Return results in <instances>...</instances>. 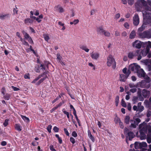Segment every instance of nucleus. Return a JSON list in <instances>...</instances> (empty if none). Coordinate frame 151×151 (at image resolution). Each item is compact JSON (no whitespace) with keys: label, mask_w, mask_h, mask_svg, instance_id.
<instances>
[{"label":"nucleus","mask_w":151,"mask_h":151,"mask_svg":"<svg viewBox=\"0 0 151 151\" xmlns=\"http://www.w3.org/2000/svg\"><path fill=\"white\" fill-rule=\"evenodd\" d=\"M135 7L137 11H142L144 17L143 23L146 26H151V7L145 5L144 0H139L137 1Z\"/></svg>","instance_id":"obj_1"},{"label":"nucleus","mask_w":151,"mask_h":151,"mask_svg":"<svg viewBox=\"0 0 151 151\" xmlns=\"http://www.w3.org/2000/svg\"><path fill=\"white\" fill-rule=\"evenodd\" d=\"M140 130L139 137L141 140L146 138V134L151 135V126L145 122L140 124L139 126Z\"/></svg>","instance_id":"obj_2"},{"label":"nucleus","mask_w":151,"mask_h":151,"mask_svg":"<svg viewBox=\"0 0 151 151\" xmlns=\"http://www.w3.org/2000/svg\"><path fill=\"white\" fill-rule=\"evenodd\" d=\"M138 87L148 88L150 86V81L149 80H142L137 83Z\"/></svg>","instance_id":"obj_3"},{"label":"nucleus","mask_w":151,"mask_h":151,"mask_svg":"<svg viewBox=\"0 0 151 151\" xmlns=\"http://www.w3.org/2000/svg\"><path fill=\"white\" fill-rule=\"evenodd\" d=\"M138 35L141 38H151V29L142 32H139Z\"/></svg>","instance_id":"obj_4"},{"label":"nucleus","mask_w":151,"mask_h":151,"mask_svg":"<svg viewBox=\"0 0 151 151\" xmlns=\"http://www.w3.org/2000/svg\"><path fill=\"white\" fill-rule=\"evenodd\" d=\"M107 60L106 62L107 66L110 67L112 65V68L114 69L116 67V63L115 61L112 56L110 55H109L107 57Z\"/></svg>","instance_id":"obj_5"},{"label":"nucleus","mask_w":151,"mask_h":151,"mask_svg":"<svg viewBox=\"0 0 151 151\" xmlns=\"http://www.w3.org/2000/svg\"><path fill=\"white\" fill-rule=\"evenodd\" d=\"M140 122L141 120L139 118H136L135 120L131 119L130 120L131 123L130 127L133 128H136Z\"/></svg>","instance_id":"obj_6"},{"label":"nucleus","mask_w":151,"mask_h":151,"mask_svg":"<svg viewBox=\"0 0 151 151\" xmlns=\"http://www.w3.org/2000/svg\"><path fill=\"white\" fill-rule=\"evenodd\" d=\"M131 73V71L129 70H128V72L127 74H121L119 75V79L120 81L125 82L128 78Z\"/></svg>","instance_id":"obj_7"},{"label":"nucleus","mask_w":151,"mask_h":151,"mask_svg":"<svg viewBox=\"0 0 151 151\" xmlns=\"http://www.w3.org/2000/svg\"><path fill=\"white\" fill-rule=\"evenodd\" d=\"M140 68V67L139 65H136L135 64H132L129 66L128 70H129L130 71L132 70L136 73Z\"/></svg>","instance_id":"obj_8"},{"label":"nucleus","mask_w":151,"mask_h":151,"mask_svg":"<svg viewBox=\"0 0 151 151\" xmlns=\"http://www.w3.org/2000/svg\"><path fill=\"white\" fill-rule=\"evenodd\" d=\"M142 43V42L137 40L132 43V45L134 47L137 49H140L141 48Z\"/></svg>","instance_id":"obj_9"},{"label":"nucleus","mask_w":151,"mask_h":151,"mask_svg":"<svg viewBox=\"0 0 151 151\" xmlns=\"http://www.w3.org/2000/svg\"><path fill=\"white\" fill-rule=\"evenodd\" d=\"M22 33L24 35V38L27 40L30 44H33V41L29 35L24 31H22Z\"/></svg>","instance_id":"obj_10"},{"label":"nucleus","mask_w":151,"mask_h":151,"mask_svg":"<svg viewBox=\"0 0 151 151\" xmlns=\"http://www.w3.org/2000/svg\"><path fill=\"white\" fill-rule=\"evenodd\" d=\"M133 24L135 26L138 25L139 23V18L137 14H135L133 17Z\"/></svg>","instance_id":"obj_11"},{"label":"nucleus","mask_w":151,"mask_h":151,"mask_svg":"<svg viewBox=\"0 0 151 151\" xmlns=\"http://www.w3.org/2000/svg\"><path fill=\"white\" fill-rule=\"evenodd\" d=\"M150 92L149 91L143 89L142 91V95L145 98L149 97Z\"/></svg>","instance_id":"obj_12"},{"label":"nucleus","mask_w":151,"mask_h":151,"mask_svg":"<svg viewBox=\"0 0 151 151\" xmlns=\"http://www.w3.org/2000/svg\"><path fill=\"white\" fill-rule=\"evenodd\" d=\"M100 55L98 52H92L91 54V56L93 60H97L99 58Z\"/></svg>","instance_id":"obj_13"},{"label":"nucleus","mask_w":151,"mask_h":151,"mask_svg":"<svg viewBox=\"0 0 151 151\" xmlns=\"http://www.w3.org/2000/svg\"><path fill=\"white\" fill-rule=\"evenodd\" d=\"M10 15L9 14H5L3 13L0 14V19L3 20L10 17Z\"/></svg>","instance_id":"obj_14"},{"label":"nucleus","mask_w":151,"mask_h":151,"mask_svg":"<svg viewBox=\"0 0 151 151\" xmlns=\"http://www.w3.org/2000/svg\"><path fill=\"white\" fill-rule=\"evenodd\" d=\"M150 51L149 48L146 47V48L144 49L143 50H140L141 55L143 56H145Z\"/></svg>","instance_id":"obj_15"},{"label":"nucleus","mask_w":151,"mask_h":151,"mask_svg":"<svg viewBox=\"0 0 151 151\" xmlns=\"http://www.w3.org/2000/svg\"><path fill=\"white\" fill-rule=\"evenodd\" d=\"M136 73H137V75L139 78L144 77L145 76V73L142 69L140 68Z\"/></svg>","instance_id":"obj_16"},{"label":"nucleus","mask_w":151,"mask_h":151,"mask_svg":"<svg viewBox=\"0 0 151 151\" xmlns=\"http://www.w3.org/2000/svg\"><path fill=\"white\" fill-rule=\"evenodd\" d=\"M55 11H58L60 13H62L64 11L63 7L60 5L55 6Z\"/></svg>","instance_id":"obj_17"},{"label":"nucleus","mask_w":151,"mask_h":151,"mask_svg":"<svg viewBox=\"0 0 151 151\" xmlns=\"http://www.w3.org/2000/svg\"><path fill=\"white\" fill-rule=\"evenodd\" d=\"M135 57H137L138 60H139L142 58V55L141 53L140 50H137L135 51Z\"/></svg>","instance_id":"obj_18"},{"label":"nucleus","mask_w":151,"mask_h":151,"mask_svg":"<svg viewBox=\"0 0 151 151\" xmlns=\"http://www.w3.org/2000/svg\"><path fill=\"white\" fill-rule=\"evenodd\" d=\"M128 57L130 59L134 58L135 57V51L131 52H129L128 54Z\"/></svg>","instance_id":"obj_19"},{"label":"nucleus","mask_w":151,"mask_h":151,"mask_svg":"<svg viewBox=\"0 0 151 151\" xmlns=\"http://www.w3.org/2000/svg\"><path fill=\"white\" fill-rule=\"evenodd\" d=\"M80 48L84 50L86 52H88L89 51V49L87 48L85 45H81L79 46Z\"/></svg>","instance_id":"obj_20"},{"label":"nucleus","mask_w":151,"mask_h":151,"mask_svg":"<svg viewBox=\"0 0 151 151\" xmlns=\"http://www.w3.org/2000/svg\"><path fill=\"white\" fill-rule=\"evenodd\" d=\"M46 74V72H44L42 74L39 76L37 78L34 79L32 82V83H35L41 77H43L44 75Z\"/></svg>","instance_id":"obj_21"},{"label":"nucleus","mask_w":151,"mask_h":151,"mask_svg":"<svg viewBox=\"0 0 151 151\" xmlns=\"http://www.w3.org/2000/svg\"><path fill=\"white\" fill-rule=\"evenodd\" d=\"M105 30H104L102 27H100L97 28V32L99 34L103 35Z\"/></svg>","instance_id":"obj_22"},{"label":"nucleus","mask_w":151,"mask_h":151,"mask_svg":"<svg viewBox=\"0 0 151 151\" xmlns=\"http://www.w3.org/2000/svg\"><path fill=\"white\" fill-rule=\"evenodd\" d=\"M33 21L30 18H28L25 19L24 23L27 24L28 25L29 24L32 23Z\"/></svg>","instance_id":"obj_23"},{"label":"nucleus","mask_w":151,"mask_h":151,"mask_svg":"<svg viewBox=\"0 0 151 151\" xmlns=\"http://www.w3.org/2000/svg\"><path fill=\"white\" fill-rule=\"evenodd\" d=\"M146 27V26L143 23L142 26L138 29V34L139 32H142L145 29Z\"/></svg>","instance_id":"obj_24"},{"label":"nucleus","mask_w":151,"mask_h":151,"mask_svg":"<svg viewBox=\"0 0 151 151\" xmlns=\"http://www.w3.org/2000/svg\"><path fill=\"white\" fill-rule=\"evenodd\" d=\"M44 77L40 79L36 83V85H39L42 82H43V81L47 78V76L46 75V74L44 75L43 76Z\"/></svg>","instance_id":"obj_25"},{"label":"nucleus","mask_w":151,"mask_h":151,"mask_svg":"<svg viewBox=\"0 0 151 151\" xmlns=\"http://www.w3.org/2000/svg\"><path fill=\"white\" fill-rule=\"evenodd\" d=\"M15 129L18 131H20L22 130V127L20 124H16L15 125Z\"/></svg>","instance_id":"obj_26"},{"label":"nucleus","mask_w":151,"mask_h":151,"mask_svg":"<svg viewBox=\"0 0 151 151\" xmlns=\"http://www.w3.org/2000/svg\"><path fill=\"white\" fill-rule=\"evenodd\" d=\"M136 36V33L135 31L134 30H132L129 36V38L130 39H132L134 38Z\"/></svg>","instance_id":"obj_27"},{"label":"nucleus","mask_w":151,"mask_h":151,"mask_svg":"<svg viewBox=\"0 0 151 151\" xmlns=\"http://www.w3.org/2000/svg\"><path fill=\"white\" fill-rule=\"evenodd\" d=\"M88 136L90 139L93 142H94L95 141V139L94 137L91 134V131L88 130Z\"/></svg>","instance_id":"obj_28"},{"label":"nucleus","mask_w":151,"mask_h":151,"mask_svg":"<svg viewBox=\"0 0 151 151\" xmlns=\"http://www.w3.org/2000/svg\"><path fill=\"white\" fill-rule=\"evenodd\" d=\"M128 135L129 137V140H131L134 137V134L133 132H129L128 133Z\"/></svg>","instance_id":"obj_29"},{"label":"nucleus","mask_w":151,"mask_h":151,"mask_svg":"<svg viewBox=\"0 0 151 151\" xmlns=\"http://www.w3.org/2000/svg\"><path fill=\"white\" fill-rule=\"evenodd\" d=\"M141 144L140 142H136L134 144V147L135 149H141Z\"/></svg>","instance_id":"obj_30"},{"label":"nucleus","mask_w":151,"mask_h":151,"mask_svg":"<svg viewBox=\"0 0 151 151\" xmlns=\"http://www.w3.org/2000/svg\"><path fill=\"white\" fill-rule=\"evenodd\" d=\"M10 97V95L8 93H6L3 96L4 99L6 100H8L9 99Z\"/></svg>","instance_id":"obj_31"},{"label":"nucleus","mask_w":151,"mask_h":151,"mask_svg":"<svg viewBox=\"0 0 151 151\" xmlns=\"http://www.w3.org/2000/svg\"><path fill=\"white\" fill-rule=\"evenodd\" d=\"M129 87L131 88H137L138 87L137 86V83L136 84H134V83H130L129 84Z\"/></svg>","instance_id":"obj_32"},{"label":"nucleus","mask_w":151,"mask_h":151,"mask_svg":"<svg viewBox=\"0 0 151 151\" xmlns=\"http://www.w3.org/2000/svg\"><path fill=\"white\" fill-rule=\"evenodd\" d=\"M144 104L147 107H149L151 104V101H150L148 100H145L144 101Z\"/></svg>","instance_id":"obj_33"},{"label":"nucleus","mask_w":151,"mask_h":151,"mask_svg":"<svg viewBox=\"0 0 151 151\" xmlns=\"http://www.w3.org/2000/svg\"><path fill=\"white\" fill-rule=\"evenodd\" d=\"M21 116L22 118L23 119V120L26 122H29V119L26 116H23L22 115H21Z\"/></svg>","instance_id":"obj_34"},{"label":"nucleus","mask_w":151,"mask_h":151,"mask_svg":"<svg viewBox=\"0 0 151 151\" xmlns=\"http://www.w3.org/2000/svg\"><path fill=\"white\" fill-rule=\"evenodd\" d=\"M62 111L66 115L67 117L68 118V120H69V119H70V114L69 113L65 111V109H62Z\"/></svg>","instance_id":"obj_35"},{"label":"nucleus","mask_w":151,"mask_h":151,"mask_svg":"<svg viewBox=\"0 0 151 151\" xmlns=\"http://www.w3.org/2000/svg\"><path fill=\"white\" fill-rule=\"evenodd\" d=\"M38 68L41 70V71L44 72V70H45V67L43 65L41 64L40 66H38Z\"/></svg>","instance_id":"obj_36"},{"label":"nucleus","mask_w":151,"mask_h":151,"mask_svg":"<svg viewBox=\"0 0 151 151\" xmlns=\"http://www.w3.org/2000/svg\"><path fill=\"white\" fill-rule=\"evenodd\" d=\"M130 119V117L128 116H125V122L127 124L129 123Z\"/></svg>","instance_id":"obj_37"},{"label":"nucleus","mask_w":151,"mask_h":151,"mask_svg":"<svg viewBox=\"0 0 151 151\" xmlns=\"http://www.w3.org/2000/svg\"><path fill=\"white\" fill-rule=\"evenodd\" d=\"M138 97L134 96L133 97L132 101L134 104H135L138 102Z\"/></svg>","instance_id":"obj_38"},{"label":"nucleus","mask_w":151,"mask_h":151,"mask_svg":"<svg viewBox=\"0 0 151 151\" xmlns=\"http://www.w3.org/2000/svg\"><path fill=\"white\" fill-rule=\"evenodd\" d=\"M147 142L149 144L151 142V135L149 134H147Z\"/></svg>","instance_id":"obj_39"},{"label":"nucleus","mask_w":151,"mask_h":151,"mask_svg":"<svg viewBox=\"0 0 151 151\" xmlns=\"http://www.w3.org/2000/svg\"><path fill=\"white\" fill-rule=\"evenodd\" d=\"M141 148L143 147H147V144L146 142H142L141 143Z\"/></svg>","instance_id":"obj_40"},{"label":"nucleus","mask_w":151,"mask_h":151,"mask_svg":"<svg viewBox=\"0 0 151 151\" xmlns=\"http://www.w3.org/2000/svg\"><path fill=\"white\" fill-rule=\"evenodd\" d=\"M144 107L143 106L138 107V111L139 112H141L144 110Z\"/></svg>","instance_id":"obj_41"},{"label":"nucleus","mask_w":151,"mask_h":151,"mask_svg":"<svg viewBox=\"0 0 151 151\" xmlns=\"http://www.w3.org/2000/svg\"><path fill=\"white\" fill-rule=\"evenodd\" d=\"M114 121L115 123L116 124L119 123L121 121L120 119L117 116L115 117L114 119Z\"/></svg>","instance_id":"obj_42"},{"label":"nucleus","mask_w":151,"mask_h":151,"mask_svg":"<svg viewBox=\"0 0 151 151\" xmlns=\"http://www.w3.org/2000/svg\"><path fill=\"white\" fill-rule=\"evenodd\" d=\"M105 36L107 37H109L110 35V34L109 32L106 31L105 30L104 31L103 34Z\"/></svg>","instance_id":"obj_43"},{"label":"nucleus","mask_w":151,"mask_h":151,"mask_svg":"<svg viewBox=\"0 0 151 151\" xmlns=\"http://www.w3.org/2000/svg\"><path fill=\"white\" fill-rule=\"evenodd\" d=\"M43 36H44L45 40L46 41H48V40H49V37L48 35L44 34Z\"/></svg>","instance_id":"obj_44"},{"label":"nucleus","mask_w":151,"mask_h":151,"mask_svg":"<svg viewBox=\"0 0 151 151\" xmlns=\"http://www.w3.org/2000/svg\"><path fill=\"white\" fill-rule=\"evenodd\" d=\"M30 18H32L34 19H36L37 18L33 16V15L34 14V12L32 11H31L30 12Z\"/></svg>","instance_id":"obj_45"},{"label":"nucleus","mask_w":151,"mask_h":151,"mask_svg":"<svg viewBox=\"0 0 151 151\" xmlns=\"http://www.w3.org/2000/svg\"><path fill=\"white\" fill-rule=\"evenodd\" d=\"M119 97L118 96H117L115 98V103H116V106H117L118 105V103L119 102Z\"/></svg>","instance_id":"obj_46"},{"label":"nucleus","mask_w":151,"mask_h":151,"mask_svg":"<svg viewBox=\"0 0 151 151\" xmlns=\"http://www.w3.org/2000/svg\"><path fill=\"white\" fill-rule=\"evenodd\" d=\"M128 3L129 5H132L134 3V0H127Z\"/></svg>","instance_id":"obj_47"},{"label":"nucleus","mask_w":151,"mask_h":151,"mask_svg":"<svg viewBox=\"0 0 151 151\" xmlns=\"http://www.w3.org/2000/svg\"><path fill=\"white\" fill-rule=\"evenodd\" d=\"M52 126L51 125H49L47 128V129L49 133L51 132V129L52 128Z\"/></svg>","instance_id":"obj_48"},{"label":"nucleus","mask_w":151,"mask_h":151,"mask_svg":"<svg viewBox=\"0 0 151 151\" xmlns=\"http://www.w3.org/2000/svg\"><path fill=\"white\" fill-rule=\"evenodd\" d=\"M62 57L61 56L59 53H58L57 55V59L58 60L59 62H60V61L62 58Z\"/></svg>","instance_id":"obj_49"},{"label":"nucleus","mask_w":151,"mask_h":151,"mask_svg":"<svg viewBox=\"0 0 151 151\" xmlns=\"http://www.w3.org/2000/svg\"><path fill=\"white\" fill-rule=\"evenodd\" d=\"M136 88H134L130 89L129 90V91L133 93H135L137 91V89Z\"/></svg>","instance_id":"obj_50"},{"label":"nucleus","mask_w":151,"mask_h":151,"mask_svg":"<svg viewBox=\"0 0 151 151\" xmlns=\"http://www.w3.org/2000/svg\"><path fill=\"white\" fill-rule=\"evenodd\" d=\"M13 11L14 14H17L18 10H17V7H16L15 8H14Z\"/></svg>","instance_id":"obj_51"},{"label":"nucleus","mask_w":151,"mask_h":151,"mask_svg":"<svg viewBox=\"0 0 151 151\" xmlns=\"http://www.w3.org/2000/svg\"><path fill=\"white\" fill-rule=\"evenodd\" d=\"M122 106L124 107H126L127 106V105L125 101L123 100V99H122Z\"/></svg>","instance_id":"obj_52"},{"label":"nucleus","mask_w":151,"mask_h":151,"mask_svg":"<svg viewBox=\"0 0 151 151\" xmlns=\"http://www.w3.org/2000/svg\"><path fill=\"white\" fill-rule=\"evenodd\" d=\"M8 122H9V120L7 119H6L5 120L3 124V125H4V127L6 126L8 124Z\"/></svg>","instance_id":"obj_53"},{"label":"nucleus","mask_w":151,"mask_h":151,"mask_svg":"<svg viewBox=\"0 0 151 151\" xmlns=\"http://www.w3.org/2000/svg\"><path fill=\"white\" fill-rule=\"evenodd\" d=\"M70 141L73 144H74L75 143V139L73 137L70 138Z\"/></svg>","instance_id":"obj_54"},{"label":"nucleus","mask_w":151,"mask_h":151,"mask_svg":"<svg viewBox=\"0 0 151 151\" xmlns=\"http://www.w3.org/2000/svg\"><path fill=\"white\" fill-rule=\"evenodd\" d=\"M59 129L56 126H55L53 128V130L55 132H57L59 131Z\"/></svg>","instance_id":"obj_55"},{"label":"nucleus","mask_w":151,"mask_h":151,"mask_svg":"<svg viewBox=\"0 0 151 151\" xmlns=\"http://www.w3.org/2000/svg\"><path fill=\"white\" fill-rule=\"evenodd\" d=\"M72 136L75 137H76L77 136V133H76V132L74 131H73L72 132Z\"/></svg>","instance_id":"obj_56"},{"label":"nucleus","mask_w":151,"mask_h":151,"mask_svg":"<svg viewBox=\"0 0 151 151\" xmlns=\"http://www.w3.org/2000/svg\"><path fill=\"white\" fill-rule=\"evenodd\" d=\"M124 26L126 28L128 29L129 27V25L127 22H126L124 24Z\"/></svg>","instance_id":"obj_57"},{"label":"nucleus","mask_w":151,"mask_h":151,"mask_svg":"<svg viewBox=\"0 0 151 151\" xmlns=\"http://www.w3.org/2000/svg\"><path fill=\"white\" fill-rule=\"evenodd\" d=\"M122 71L124 74H127L128 72V70H127V68H125L123 69Z\"/></svg>","instance_id":"obj_58"},{"label":"nucleus","mask_w":151,"mask_h":151,"mask_svg":"<svg viewBox=\"0 0 151 151\" xmlns=\"http://www.w3.org/2000/svg\"><path fill=\"white\" fill-rule=\"evenodd\" d=\"M149 64L148 65L147 68L149 71L151 70V61L149 62Z\"/></svg>","instance_id":"obj_59"},{"label":"nucleus","mask_w":151,"mask_h":151,"mask_svg":"<svg viewBox=\"0 0 151 151\" xmlns=\"http://www.w3.org/2000/svg\"><path fill=\"white\" fill-rule=\"evenodd\" d=\"M64 132L65 134L68 136H69V134L67 130V129L64 128Z\"/></svg>","instance_id":"obj_60"},{"label":"nucleus","mask_w":151,"mask_h":151,"mask_svg":"<svg viewBox=\"0 0 151 151\" xmlns=\"http://www.w3.org/2000/svg\"><path fill=\"white\" fill-rule=\"evenodd\" d=\"M12 88L13 89L14 91H18L19 90V89L17 87H14L13 86H12Z\"/></svg>","instance_id":"obj_61"},{"label":"nucleus","mask_w":151,"mask_h":151,"mask_svg":"<svg viewBox=\"0 0 151 151\" xmlns=\"http://www.w3.org/2000/svg\"><path fill=\"white\" fill-rule=\"evenodd\" d=\"M119 123L120 127L121 128L123 129L124 127V126L123 123L121 121L119 122Z\"/></svg>","instance_id":"obj_62"},{"label":"nucleus","mask_w":151,"mask_h":151,"mask_svg":"<svg viewBox=\"0 0 151 151\" xmlns=\"http://www.w3.org/2000/svg\"><path fill=\"white\" fill-rule=\"evenodd\" d=\"M24 78L26 79H29L30 77L29 74H25L24 75Z\"/></svg>","instance_id":"obj_63"},{"label":"nucleus","mask_w":151,"mask_h":151,"mask_svg":"<svg viewBox=\"0 0 151 151\" xmlns=\"http://www.w3.org/2000/svg\"><path fill=\"white\" fill-rule=\"evenodd\" d=\"M147 116L148 117H150L151 116V111H148Z\"/></svg>","instance_id":"obj_64"}]
</instances>
